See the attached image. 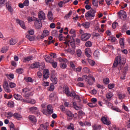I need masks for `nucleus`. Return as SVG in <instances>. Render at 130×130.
I'll return each mask as SVG.
<instances>
[{
  "mask_svg": "<svg viewBox=\"0 0 130 130\" xmlns=\"http://www.w3.org/2000/svg\"><path fill=\"white\" fill-rule=\"evenodd\" d=\"M125 58L121 57V56L116 57L112 68V70L114 71L115 68L119 67L118 69L119 71H120L121 69L123 68V66L125 64Z\"/></svg>",
  "mask_w": 130,
  "mask_h": 130,
  "instance_id": "1",
  "label": "nucleus"
},
{
  "mask_svg": "<svg viewBox=\"0 0 130 130\" xmlns=\"http://www.w3.org/2000/svg\"><path fill=\"white\" fill-rule=\"evenodd\" d=\"M22 95L26 99L29 98L30 96H33V93L30 91V88L27 87L22 89Z\"/></svg>",
  "mask_w": 130,
  "mask_h": 130,
  "instance_id": "2",
  "label": "nucleus"
},
{
  "mask_svg": "<svg viewBox=\"0 0 130 130\" xmlns=\"http://www.w3.org/2000/svg\"><path fill=\"white\" fill-rule=\"evenodd\" d=\"M59 61L60 63V67L61 69H66L67 68V62H68V59L64 58H59Z\"/></svg>",
  "mask_w": 130,
  "mask_h": 130,
  "instance_id": "3",
  "label": "nucleus"
},
{
  "mask_svg": "<svg viewBox=\"0 0 130 130\" xmlns=\"http://www.w3.org/2000/svg\"><path fill=\"white\" fill-rule=\"evenodd\" d=\"M95 14H96V10L91 9L85 13V18H94L95 17Z\"/></svg>",
  "mask_w": 130,
  "mask_h": 130,
  "instance_id": "4",
  "label": "nucleus"
},
{
  "mask_svg": "<svg viewBox=\"0 0 130 130\" xmlns=\"http://www.w3.org/2000/svg\"><path fill=\"white\" fill-rule=\"evenodd\" d=\"M91 37V34L90 33H85L81 36V39L82 41H87L89 40Z\"/></svg>",
  "mask_w": 130,
  "mask_h": 130,
  "instance_id": "5",
  "label": "nucleus"
},
{
  "mask_svg": "<svg viewBox=\"0 0 130 130\" xmlns=\"http://www.w3.org/2000/svg\"><path fill=\"white\" fill-rule=\"evenodd\" d=\"M3 88L5 92H6V93H11V89H10V87H9V83H8V81H4Z\"/></svg>",
  "mask_w": 130,
  "mask_h": 130,
  "instance_id": "6",
  "label": "nucleus"
},
{
  "mask_svg": "<svg viewBox=\"0 0 130 130\" xmlns=\"http://www.w3.org/2000/svg\"><path fill=\"white\" fill-rule=\"evenodd\" d=\"M29 110L35 114H37V116H39V115H40V112L38 111V109L36 107H31L29 108Z\"/></svg>",
  "mask_w": 130,
  "mask_h": 130,
  "instance_id": "7",
  "label": "nucleus"
},
{
  "mask_svg": "<svg viewBox=\"0 0 130 130\" xmlns=\"http://www.w3.org/2000/svg\"><path fill=\"white\" fill-rule=\"evenodd\" d=\"M118 15L119 16V17L120 18V19H122L123 20H124L126 18V12L123 10H121L120 12L118 13Z\"/></svg>",
  "mask_w": 130,
  "mask_h": 130,
  "instance_id": "8",
  "label": "nucleus"
},
{
  "mask_svg": "<svg viewBox=\"0 0 130 130\" xmlns=\"http://www.w3.org/2000/svg\"><path fill=\"white\" fill-rule=\"evenodd\" d=\"M35 26L37 29H41L42 27V23H41V20H39V19H36L35 22Z\"/></svg>",
  "mask_w": 130,
  "mask_h": 130,
  "instance_id": "9",
  "label": "nucleus"
},
{
  "mask_svg": "<svg viewBox=\"0 0 130 130\" xmlns=\"http://www.w3.org/2000/svg\"><path fill=\"white\" fill-rule=\"evenodd\" d=\"M50 79L51 82H52L53 84H54V85H56V84H57V78H56V76H55V75L54 74H52Z\"/></svg>",
  "mask_w": 130,
  "mask_h": 130,
  "instance_id": "10",
  "label": "nucleus"
},
{
  "mask_svg": "<svg viewBox=\"0 0 130 130\" xmlns=\"http://www.w3.org/2000/svg\"><path fill=\"white\" fill-rule=\"evenodd\" d=\"M16 21V23L19 24V25H20V27H21L22 29H26V26H25V22L19 19H17Z\"/></svg>",
  "mask_w": 130,
  "mask_h": 130,
  "instance_id": "11",
  "label": "nucleus"
},
{
  "mask_svg": "<svg viewBox=\"0 0 130 130\" xmlns=\"http://www.w3.org/2000/svg\"><path fill=\"white\" fill-rule=\"evenodd\" d=\"M66 114L67 115V118L68 120H71L73 119V118L74 117V114H73V113L71 112L69 110H66Z\"/></svg>",
  "mask_w": 130,
  "mask_h": 130,
  "instance_id": "12",
  "label": "nucleus"
},
{
  "mask_svg": "<svg viewBox=\"0 0 130 130\" xmlns=\"http://www.w3.org/2000/svg\"><path fill=\"white\" fill-rule=\"evenodd\" d=\"M63 92V93H65L67 96H68V97H71V95H72V92H70V89L69 88V87H64Z\"/></svg>",
  "mask_w": 130,
  "mask_h": 130,
  "instance_id": "13",
  "label": "nucleus"
},
{
  "mask_svg": "<svg viewBox=\"0 0 130 130\" xmlns=\"http://www.w3.org/2000/svg\"><path fill=\"white\" fill-rule=\"evenodd\" d=\"M43 77L44 79L47 80L49 78L50 74L49 70L48 69H45L43 71Z\"/></svg>",
  "mask_w": 130,
  "mask_h": 130,
  "instance_id": "14",
  "label": "nucleus"
},
{
  "mask_svg": "<svg viewBox=\"0 0 130 130\" xmlns=\"http://www.w3.org/2000/svg\"><path fill=\"white\" fill-rule=\"evenodd\" d=\"M101 121L103 122V123H104V124H106L107 125H110V124H111L110 121L107 120V118L104 116L101 118Z\"/></svg>",
  "mask_w": 130,
  "mask_h": 130,
  "instance_id": "15",
  "label": "nucleus"
},
{
  "mask_svg": "<svg viewBox=\"0 0 130 130\" xmlns=\"http://www.w3.org/2000/svg\"><path fill=\"white\" fill-rule=\"evenodd\" d=\"M47 112L48 114H52L53 113V108L51 105H48L47 107Z\"/></svg>",
  "mask_w": 130,
  "mask_h": 130,
  "instance_id": "16",
  "label": "nucleus"
},
{
  "mask_svg": "<svg viewBox=\"0 0 130 130\" xmlns=\"http://www.w3.org/2000/svg\"><path fill=\"white\" fill-rule=\"evenodd\" d=\"M39 18L40 20H45V13L43 11H41L39 12Z\"/></svg>",
  "mask_w": 130,
  "mask_h": 130,
  "instance_id": "17",
  "label": "nucleus"
},
{
  "mask_svg": "<svg viewBox=\"0 0 130 130\" xmlns=\"http://www.w3.org/2000/svg\"><path fill=\"white\" fill-rule=\"evenodd\" d=\"M88 78H92V80H93V81H95V77H93L92 75H89L88 76L83 75L82 76V79H83V80H85L86 82H87V80H88Z\"/></svg>",
  "mask_w": 130,
  "mask_h": 130,
  "instance_id": "18",
  "label": "nucleus"
},
{
  "mask_svg": "<svg viewBox=\"0 0 130 130\" xmlns=\"http://www.w3.org/2000/svg\"><path fill=\"white\" fill-rule=\"evenodd\" d=\"M40 67V63L39 62H36L30 65L31 69H38Z\"/></svg>",
  "mask_w": 130,
  "mask_h": 130,
  "instance_id": "19",
  "label": "nucleus"
},
{
  "mask_svg": "<svg viewBox=\"0 0 130 130\" xmlns=\"http://www.w3.org/2000/svg\"><path fill=\"white\" fill-rule=\"evenodd\" d=\"M33 59V56H28L27 57H24L23 59V62H27V61H30V60H32Z\"/></svg>",
  "mask_w": 130,
  "mask_h": 130,
  "instance_id": "20",
  "label": "nucleus"
},
{
  "mask_svg": "<svg viewBox=\"0 0 130 130\" xmlns=\"http://www.w3.org/2000/svg\"><path fill=\"white\" fill-rule=\"evenodd\" d=\"M45 59L46 61H47V62H48L49 63H51L53 61V59L49 56H45Z\"/></svg>",
  "mask_w": 130,
  "mask_h": 130,
  "instance_id": "21",
  "label": "nucleus"
},
{
  "mask_svg": "<svg viewBox=\"0 0 130 130\" xmlns=\"http://www.w3.org/2000/svg\"><path fill=\"white\" fill-rule=\"evenodd\" d=\"M49 35V31L47 30H44L43 32V34L42 35L41 38V39H43L44 37H46V36H48Z\"/></svg>",
  "mask_w": 130,
  "mask_h": 130,
  "instance_id": "22",
  "label": "nucleus"
},
{
  "mask_svg": "<svg viewBox=\"0 0 130 130\" xmlns=\"http://www.w3.org/2000/svg\"><path fill=\"white\" fill-rule=\"evenodd\" d=\"M86 82L88 85L92 86V85H93V84L96 82V80H95V78L94 81L93 79H92V78H88V79L86 80Z\"/></svg>",
  "mask_w": 130,
  "mask_h": 130,
  "instance_id": "23",
  "label": "nucleus"
},
{
  "mask_svg": "<svg viewBox=\"0 0 130 130\" xmlns=\"http://www.w3.org/2000/svg\"><path fill=\"white\" fill-rule=\"evenodd\" d=\"M113 96V94H112V92L109 91L106 94V98L108 101H110L111 100V98H112Z\"/></svg>",
  "mask_w": 130,
  "mask_h": 130,
  "instance_id": "24",
  "label": "nucleus"
},
{
  "mask_svg": "<svg viewBox=\"0 0 130 130\" xmlns=\"http://www.w3.org/2000/svg\"><path fill=\"white\" fill-rule=\"evenodd\" d=\"M70 97H72V98H75V99H77V100H79L80 99V96L79 95H77L76 94V92L74 91H73L71 92V95H70Z\"/></svg>",
  "mask_w": 130,
  "mask_h": 130,
  "instance_id": "25",
  "label": "nucleus"
},
{
  "mask_svg": "<svg viewBox=\"0 0 130 130\" xmlns=\"http://www.w3.org/2000/svg\"><path fill=\"white\" fill-rule=\"evenodd\" d=\"M81 26L84 27L85 29H89L90 28V22H85L81 24Z\"/></svg>",
  "mask_w": 130,
  "mask_h": 130,
  "instance_id": "26",
  "label": "nucleus"
},
{
  "mask_svg": "<svg viewBox=\"0 0 130 130\" xmlns=\"http://www.w3.org/2000/svg\"><path fill=\"white\" fill-rule=\"evenodd\" d=\"M28 118L30 121L33 122L34 123H36L37 120L36 119V117L33 115H29Z\"/></svg>",
  "mask_w": 130,
  "mask_h": 130,
  "instance_id": "27",
  "label": "nucleus"
},
{
  "mask_svg": "<svg viewBox=\"0 0 130 130\" xmlns=\"http://www.w3.org/2000/svg\"><path fill=\"white\" fill-rule=\"evenodd\" d=\"M76 54L77 57H81L82 55H83V52H82V50L81 49H78L76 50Z\"/></svg>",
  "mask_w": 130,
  "mask_h": 130,
  "instance_id": "28",
  "label": "nucleus"
},
{
  "mask_svg": "<svg viewBox=\"0 0 130 130\" xmlns=\"http://www.w3.org/2000/svg\"><path fill=\"white\" fill-rule=\"evenodd\" d=\"M73 105L74 108H75L76 110H81V109H83V107L77 106V103L76 102H73Z\"/></svg>",
  "mask_w": 130,
  "mask_h": 130,
  "instance_id": "29",
  "label": "nucleus"
},
{
  "mask_svg": "<svg viewBox=\"0 0 130 130\" xmlns=\"http://www.w3.org/2000/svg\"><path fill=\"white\" fill-rule=\"evenodd\" d=\"M119 43L121 48H124V39L123 38L120 39Z\"/></svg>",
  "mask_w": 130,
  "mask_h": 130,
  "instance_id": "30",
  "label": "nucleus"
},
{
  "mask_svg": "<svg viewBox=\"0 0 130 130\" xmlns=\"http://www.w3.org/2000/svg\"><path fill=\"white\" fill-rule=\"evenodd\" d=\"M14 98H15V99H16V100H22V99H23V98L22 97V96L21 95L18 94H15L14 95Z\"/></svg>",
  "mask_w": 130,
  "mask_h": 130,
  "instance_id": "31",
  "label": "nucleus"
},
{
  "mask_svg": "<svg viewBox=\"0 0 130 130\" xmlns=\"http://www.w3.org/2000/svg\"><path fill=\"white\" fill-rule=\"evenodd\" d=\"M13 117H14V118H16V119L22 118V115L18 113H15L14 114H13Z\"/></svg>",
  "mask_w": 130,
  "mask_h": 130,
  "instance_id": "32",
  "label": "nucleus"
},
{
  "mask_svg": "<svg viewBox=\"0 0 130 130\" xmlns=\"http://www.w3.org/2000/svg\"><path fill=\"white\" fill-rule=\"evenodd\" d=\"M92 130H100L101 129V125L96 124L93 125L92 126Z\"/></svg>",
  "mask_w": 130,
  "mask_h": 130,
  "instance_id": "33",
  "label": "nucleus"
},
{
  "mask_svg": "<svg viewBox=\"0 0 130 130\" xmlns=\"http://www.w3.org/2000/svg\"><path fill=\"white\" fill-rule=\"evenodd\" d=\"M24 80L26 83H33V79L31 77H24Z\"/></svg>",
  "mask_w": 130,
  "mask_h": 130,
  "instance_id": "34",
  "label": "nucleus"
},
{
  "mask_svg": "<svg viewBox=\"0 0 130 130\" xmlns=\"http://www.w3.org/2000/svg\"><path fill=\"white\" fill-rule=\"evenodd\" d=\"M5 115L7 116V118H11L12 116H14V114L12 112L5 113Z\"/></svg>",
  "mask_w": 130,
  "mask_h": 130,
  "instance_id": "35",
  "label": "nucleus"
},
{
  "mask_svg": "<svg viewBox=\"0 0 130 130\" xmlns=\"http://www.w3.org/2000/svg\"><path fill=\"white\" fill-rule=\"evenodd\" d=\"M9 126L10 128V130H15V125L12 122H10L9 123Z\"/></svg>",
  "mask_w": 130,
  "mask_h": 130,
  "instance_id": "36",
  "label": "nucleus"
},
{
  "mask_svg": "<svg viewBox=\"0 0 130 130\" xmlns=\"http://www.w3.org/2000/svg\"><path fill=\"white\" fill-rule=\"evenodd\" d=\"M17 44V40L13 39H11L10 41V45H15V44Z\"/></svg>",
  "mask_w": 130,
  "mask_h": 130,
  "instance_id": "37",
  "label": "nucleus"
},
{
  "mask_svg": "<svg viewBox=\"0 0 130 130\" xmlns=\"http://www.w3.org/2000/svg\"><path fill=\"white\" fill-rule=\"evenodd\" d=\"M6 7L7 8L9 12L10 13H13V8H12V6L9 5V4H6Z\"/></svg>",
  "mask_w": 130,
  "mask_h": 130,
  "instance_id": "38",
  "label": "nucleus"
},
{
  "mask_svg": "<svg viewBox=\"0 0 130 130\" xmlns=\"http://www.w3.org/2000/svg\"><path fill=\"white\" fill-rule=\"evenodd\" d=\"M83 72L85 74H89L90 73V69L87 67H85L83 69Z\"/></svg>",
  "mask_w": 130,
  "mask_h": 130,
  "instance_id": "39",
  "label": "nucleus"
},
{
  "mask_svg": "<svg viewBox=\"0 0 130 130\" xmlns=\"http://www.w3.org/2000/svg\"><path fill=\"white\" fill-rule=\"evenodd\" d=\"M111 109L114 111H116V112H121V110H120V109L117 107H112Z\"/></svg>",
  "mask_w": 130,
  "mask_h": 130,
  "instance_id": "40",
  "label": "nucleus"
},
{
  "mask_svg": "<svg viewBox=\"0 0 130 130\" xmlns=\"http://www.w3.org/2000/svg\"><path fill=\"white\" fill-rule=\"evenodd\" d=\"M38 130H47V127H45V125L43 124H41L39 129Z\"/></svg>",
  "mask_w": 130,
  "mask_h": 130,
  "instance_id": "41",
  "label": "nucleus"
},
{
  "mask_svg": "<svg viewBox=\"0 0 130 130\" xmlns=\"http://www.w3.org/2000/svg\"><path fill=\"white\" fill-rule=\"evenodd\" d=\"M48 18L50 21H51V20L53 19V18L52 17V12H51V11H49L48 12Z\"/></svg>",
  "mask_w": 130,
  "mask_h": 130,
  "instance_id": "42",
  "label": "nucleus"
},
{
  "mask_svg": "<svg viewBox=\"0 0 130 130\" xmlns=\"http://www.w3.org/2000/svg\"><path fill=\"white\" fill-rule=\"evenodd\" d=\"M72 14H73V11H70L69 12V13L66 15V16L64 17V19H66V20H68V19H69V18L71 17V15H72Z\"/></svg>",
  "mask_w": 130,
  "mask_h": 130,
  "instance_id": "43",
  "label": "nucleus"
},
{
  "mask_svg": "<svg viewBox=\"0 0 130 130\" xmlns=\"http://www.w3.org/2000/svg\"><path fill=\"white\" fill-rule=\"evenodd\" d=\"M85 46H86V47H91V46H92V42L90 41H88L85 43Z\"/></svg>",
  "mask_w": 130,
  "mask_h": 130,
  "instance_id": "44",
  "label": "nucleus"
},
{
  "mask_svg": "<svg viewBox=\"0 0 130 130\" xmlns=\"http://www.w3.org/2000/svg\"><path fill=\"white\" fill-rule=\"evenodd\" d=\"M52 35L53 36H54L55 37H58V34H57V30H53L52 31Z\"/></svg>",
  "mask_w": 130,
  "mask_h": 130,
  "instance_id": "45",
  "label": "nucleus"
},
{
  "mask_svg": "<svg viewBox=\"0 0 130 130\" xmlns=\"http://www.w3.org/2000/svg\"><path fill=\"white\" fill-rule=\"evenodd\" d=\"M100 55V53H99V51L98 50H95L93 53V55L95 57H98L99 55Z\"/></svg>",
  "mask_w": 130,
  "mask_h": 130,
  "instance_id": "46",
  "label": "nucleus"
},
{
  "mask_svg": "<svg viewBox=\"0 0 130 130\" xmlns=\"http://www.w3.org/2000/svg\"><path fill=\"white\" fill-rule=\"evenodd\" d=\"M9 86L11 89H13L16 87V84L14 82H10Z\"/></svg>",
  "mask_w": 130,
  "mask_h": 130,
  "instance_id": "47",
  "label": "nucleus"
},
{
  "mask_svg": "<svg viewBox=\"0 0 130 130\" xmlns=\"http://www.w3.org/2000/svg\"><path fill=\"white\" fill-rule=\"evenodd\" d=\"M88 62H89V64H90L92 67L95 66V64L96 63L95 62V61H94L93 60H92L91 59L88 60Z\"/></svg>",
  "mask_w": 130,
  "mask_h": 130,
  "instance_id": "48",
  "label": "nucleus"
},
{
  "mask_svg": "<svg viewBox=\"0 0 130 130\" xmlns=\"http://www.w3.org/2000/svg\"><path fill=\"white\" fill-rule=\"evenodd\" d=\"M70 67L72 68L73 71H75L76 70V68H75V64H74V62L73 61H70Z\"/></svg>",
  "mask_w": 130,
  "mask_h": 130,
  "instance_id": "49",
  "label": "nucleus"
},
{
  "mask_svg": "<svg viewBox=\"0 0 130 130\" xmlns=\"http://www.w3.org/2000/svg\"><path fill=\"white\" fill-rule=\"evenodd\" d=\"M23 69L22 68H19L16 70V72L18 74H23Z\"/></svg>",
  "mask_w": 130,
  "mask_h": 130,
  "instance_id": "50",
  "label": "nucleus"
},
{
  "mask_svg": "<svg viewBox=\"0 0 130 130\" xmlns=\"http://www.w3.org/2000/svg\"><path fill=\"white\" fill-rule=\"evenodd\" d=\"M28 103H30V104H35V103H36V101L34 99H30L28 100Z\"/></svg>",
  "mask_w": 130,
  "mask_h": 130,
  "instance_id": "51",
  "label": "nucleus"
},
{
  "mask_svg": "<svg viewBox=\"0 0 130 130\" xmlns=\"http://www.w3.org/2000/svg\"><path fill=\"white\" fill-rule=\"evenodd\" d=\"M51 63H52V66L53 68H54V69H55V68H56V67H57V62L53 61Z\"/></svg>",
  "mask_w": 130,
  "mask_h": 130,
  "instance_id": "52",
  "label": "nucleus"
},
{
  "mask_svg": "<svg viewBox=\"0 0 130 130\" xmlns=\"http://www.w3.org/2000/svg\"><path fill=\"white\" fill-rule=\"evenodd\" d=\"M104 83L106 85H108L109 84V78H107L106 79H104Z\"/></svg>",
  "mask_w": 130,
  "mask_h": 130,
  "instance_id": "53",
  "label": "nucleus"
},
{
  "mask_svg": "<svg viewBox=\"0 0 130 130\" xmlns=\"http://www.w3.org/2000/svg\"><path fill=\"white\" fill-rule=\"evenodd\" d=\"M77 86H78V87L84 88V87H85V84H84V83L79 82L77 83Z\"/></svg>",
  "mask_w": 130,
  "mask_h": 130,
  "instance_id": "54",
  "label": "nucleus"
},
{
  "mask_svg": "<svg viewBox=\"0 0 130 130\" xmlns=\"http://www.w3.org/2000/svg\"><path fill=\"white\" fill-rule=\"evenodd\" d=\"M70 33V34H73V35L72 36V37H76V34L75 33L74 29H71Z\"/></svg>",
  "mask_w": 130,
  "mask_h": 130,
  "instance_id": "55",
  "label": "nucleus"
},
{
  "mask_svg": "<svg viewBox=\"0 0 130 130\" xmlns=\"http://www.w3.org/2000/svg\"><path fill=\"white\" fill-rule=\"evenodd\" d=\"M87 105L89 107H91V108H94L95 107V105L93 104V103H89L87 104Z\"/></svg>",
  "mask_w": 130,
  "mask_h": 130,
  "instance_id": "56",
  "label": "nucleus"
},
{
  "mask_svg": "<svg viewBox=\"0 0 130 130\" xmlns=\"http://www.w3.org/2000/svg\"><path fill=\"white\" fill-rule=\"evenodd\" d=\"M124 97H125V95H124V94H123V93H121V94H120L118 95V98L120 100L123 99V98H124Z\"/></svg>",
  "mask_w": 130,
  "mask_h": 130,
  "instance_id": "57",
  "label": "nucleus"
},
{
  "mask_svg": "<svg viewBox=\"0 0 130 130\" xmlns=\"http://www.w3.org/2000/svg\"><path fill=\"white\" fill-rule=\"evenodd\" d=\"M23 5L25 7H28V6H29V0H25Z\"/></svg>",
  "mask_w": 130,
  "mask_h": 130,
  "instance_id": "58",
  "label": "nucleus"
},
{
  "mask_svg": "<svg viewBox=\"0 0 130 130\" xmlns=\"http://www.w3.org/2000/svg\"><path fill=\"white\" fill-rule=\"evenodd\" d=\"M72 125H73V124L71 123L70 125H69L67 127L68 129H70V130H74V129H75V128H74V126H73Z\"/></svg>",
  "mask_w": 130,
  "mask_h": 130,
  "instance_id": "59",
  "label": "nucleus"
},
{
  "mask_svg": "<svg viewBox=\"0 0 130 130\" xmlns=\"http://www.w3.org/2000/svg\"><path fill=\"white\" fill-rule=\"evenodd\" d=\"M26 38L29 39L30 41H33L34 40V38L31 37L29 35H26Z\"/></svg>",
  "mask_w": 130,
  "mask_h": 130,
  "instance_id": "60",
  "label": "nucleus"
},
{
  "mask_svg": "<svg viewBox=\"0 0 130 130\" xmlns=\"http://www.w3.org/2000/svg\"><path fill=\"white\" fill-rule=\"evenodd\" d=\"M58 38L59 41L63 40V37L62 36V34H60L58 36Z\"/></svg>",
  "mask_w": 130,
  "mask_h": 130,
  "instance_id": "61",
  "label": "nucleus"
},
{
  "mask_svg": "<svg viewBox=\"0 0 130 130\" xmlns=\"http://www.w3.org/2000/svg\"><path fill=\"white\" fill-rule=\"evenodd\" d=\"M112 0H106V3L108 6H109L112 4Z\"/></svg>",
  "mask_w": 130,
  "mask_h": 130,
  "instance_id": "62",
  "label": "nucleus"
},
{
  "mask_svg": "<svg viewBox=\"0 0 130 130\" xmlns=\"http://www.w3.org/2000/svg\"><path fill=\"white\" fill-rule=\"evenodd\" d=\"M117 25H118V23H117V22H114L113 24H112V28H114V29H115L116 28V26H117Z\"/></svg>",
  "mask_w": 130,
  "mask_h": 130,
  "instance_id": "63",
  "label": "nucleus"
},
{
  "mask_svg": "<svg viewBox=\"0 0 130 130\" xmlns=\"http://www.w3.org/2000/svg\"><path fill=\"white\" fill-rule=\"evenodd\" d=\"M91 102H92L93 104L95 105V103H96V102H97V99H96V98L91 99Z\"/></svg>",
  "mask_w": 130,
  "mask_h": 130,
  "instance_id": "64",
  "label": "nucleus"
}]
</instances>
